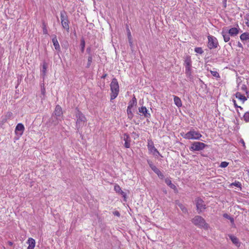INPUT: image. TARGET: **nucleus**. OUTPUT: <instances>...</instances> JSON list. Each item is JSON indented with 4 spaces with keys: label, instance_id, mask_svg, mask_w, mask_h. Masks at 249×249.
<instances>
[{
    "label": "nucleus",
    "instance_id": "nucleus-1",
    "mask_svg": "<svg viewBox=\"0 0 249 249\" xmlns=\"http://www.w3.org/2000/svg\"><path fill=\"white\" fill-rule=\"evenodd\" d=\"M75 116L76 118V127L77 130L79 131L86 125L87 119L85 115L78 109L76 110Z\"/></svg>",
    "mask_w": 249,
    "mask_h": 249
},
{
    "label": "nucleus",
    "instance_id": "nucleus-2",
    "mask_svg": "<svg viewBox=\"0 0 249 249\" xmlns=\"http://www.w3.org/2000/svg\"><path fill=\"white\" fill-rule=\"evenodd\" d=\"M110 89L111 90V100L114 99L118 95L119 90V87L117 80L113 78L110 84Z\"/></svg>",
    "mask_w": 249,
    "mask_h": 249
},
{
    "label": "nucleus",
    "instance_id": "nucleus-3",
    "mask_svg": "<svg viewBox=\"0 0 249 249\" xmlns=\"http://www.w3.org/2000/svg\"><path fill=\"white\" fill-rule=\"evenodd\" d=\"M192 223L195 225L202 227L204 229H207L208 228V225L205 222L204 218L199 215L196 216L192 220Z\"/></svg>",
    "mask_w": 249,
    "mask_h": 249
},
{
    "label": "nucleus",
    "instance_id": "nucleus-4",
    "mask_svg": "<svg viewBox=\"0 0 249 249\" xmlns=\"http://www.w3.org/2000/svg\"><path fill=\"white\" fill-rule=\"evenodd\" d=\"M201 135L198 131H196L194 129L190 130L184 136L183 138L186 139L198 140L201 137Z\"/></svg>",
    "mask_w": 249,
    "mask_h": 249
},
{
    "label": "nucleus",
    "instance_id": "nucleus-5",
    "mask_svg": "<svg viewBox=\"0 0 249 249\" xmlns=\"http://www.w3.org/2000/svg\"><path fill=\"white\" fill-rule=\"evenodd\" d=\"M206 146L207 145L203 142H196L191 144L190 149L194 151H200L203 150Z\"/></svg>",
    "mask_w": 249,
    "mask_h": 249
},
{
    "label": "nucleus",
    "instance_id": "nucleus-6",
    "mask_svg": "<svg viewBox=\"0 0 249 249\" xmlns=\"http://www.w3.org/2000/svg\"><path fill=\"white\" fill-rule=\"evenodd\" d=\"M208 47L210 49L215 48L217 47L218 42L216 38L213 36H209Z\"/></svg>",
    "mask_w": 249,
    "mask_h": 249
},
{
    "label": "nucleus",
    "instance_id": "nucleus-7",
    "mask_svg": "<svg viewBox=\"0 0 249 249\" xmlns=\"http://www.w3.org/2000/svg\"><path fill=\"white\" fill-rule=\"evenodd\" d=\"M196 205L197 210L198 211V213H200L203 210L206 209L205 205L204 203V201L199 198H197L196 200Z\"/></svg>",
    "mask_w": 249,
    "mask_h": 249
},
{
    "label": "nucleus",
    "instance_id": "nucleus-8",
    "mask_svg": "<svg viewBox=\"0 0 249 249\" xmlns=\"http://www.w3.org/2000/svg\"><path fill=\"white\" fill-rule=\"evenodd\" d=\"M62 114L63 113L61 107L59 105H57L53 115L56 116V119H62Z\"/></svg>",
    "mask_w": 249,
    "mask_h": 249
},
{
    "label": "nucleus",
    "instance_id": "nucleus-9",
    "mask_svg": "<svg viewBox=\"0 0 249 249\" xmlns=\"http://www.w3.org/2000/svg\"><path fill=\"white\" fill-rule=\"evenodd\" d=\"M62 21L61 23L63 27L66 29L68 31L69 30V21L68 19V17H61Z\"/></svg>",
    "mask_w": 249,
    "mask_h": 249
},
{
    "label": "nucleus",
    "instance_id": "nucleus-10",
    "mask_svg": "<svg viewBox=\"0 0 249 249\" xmlns=\"http://www.w3.org/2000/svg\"><path fill=\"white\" fill-rule=\"evenodd\" d=\"M123 139L124 141V146L128 148L130 146V138L128 134H124L123 136Z\"/></svg>",
    "mask_w": 249,
    "mask_h": 249
},
{
    "label": "nucleus",
    "instance_id": "nucleus-11",
    "mask_svg": "<svg viewBox=\"0 0 249 249\" xmlns=\"http://www.w3.org/2000/svg\"><path fill=\"white\" fill-rule=\"evenodd\" d=\"M27 243L29 244L27 249H34L36 244V241L35 239L32 238H29L28 240Z\"/></svg>",
    "mask_w": 249,
    "mask_h": 249
},
{
    "label": "nucleus",
    "instance_id": "nucleus-12",
    "mask_svg": "<svg viewBox=\"0 0 249 249\" xmlns=\"http://www.w3.org/2000/svg\"><path fill=\"white\" fill-rule=\"evenodd\" d=\"M230 239L231 240L233 244L235 245L237 247H239L240 245V243L238 239L234 235H229Z\"/></svg>",
    "mask_w": 249,
    "mask_h": 249
},
{
    "label": "nucleus",
    "instance_id": "nucleus-13",
    "mask_svg": "<svg viewBox=\"0 0 249 249\" xmlns=\"http://www.w3.org/2000/svg\"><path fill=\"white\" fill-rule=\"evenodd\" d=\"M139 112L142 113V114L147 118L150 117V114L147 112V109L145 107H142L139 109Z\"/></svg>",
    "mask_w": 249,
    "mask_h": 249
},
{
    "label": "nucleus",
    "instance_id": "nucleus-14",
    "mask_svg": "<svg viewBox=\"0 0 249 249\" xmlns=\"http://www.w3.org/2000/svg\"><path fill=\"white\" fill-rule=\"evenodd\" d=\"M24 130V125L22 124H21V123L18 124H17V125L16 126V129H15L16 133H17V131H20L21 133H20V134L22 135Z\"/></svg>",
    "mask_w": 249,
    "mask_h": 249
},
{
    "label": "nucleus",
    "instance_id": "nucleus-15",
    "mask_svg": "<svg viewBox=\"0 0 249 249\" xmlns=\"http://www.w3.org/2000/svg\"><path fill=\"white\" fill-rule=\"evenodd\" d=\"M176 205L178 206L179 208L181 210V211L184 213H187V209L185 207L184 205L181 204L179 201L177 200L176 201Z\"/></svg>",
    "mask_w": 249,
    "mask_h": 249
},
{
    "label": "nucleus",
    "instance_id": "nucleus-16",
    "mask_svg": "<svg viewBox=\"0 0 249 249\" xmlns=\"http://www.w3.org/2000/svg\"><path fill=\"white\" fill-rule=\"evenodd\" d=\"M239 31L238 29L235 27L231 28L229 30L228 33L231 36H236L238 34Z\"/></svg>",
    "mask_w": 249,
    "mask_h": 249
},
{
    "label": "nucleus",
    "instance_id": "nucleus-17",
    "mask_svg": "<svg viewBox=\"0 0 249 249\" xmlns=\"http://www.w3.org/2000/svg\"><path fill=\"white\" fill-rule=\"evenodd\" d=\"M235 96L237 98L242 101L243 103H244L247 100V98L240 92H237L235 94Z\"/></svg>",
    "mask_w": 249,
    "mask_h": 249
},
{
    "label": "nucleus",
    "instance_id": "nucleus-18",
    "mask_svg": "<svg viewBox=\"0 0 249 249\" xmlns=\"http://www.w3.org/2000/svg\"><path fill=\"white\" fill-rule=\"evenodd\" d=\"M114 190L117 193H118L122 195L124 197H125V196H126L125 193L124 192L121 190V188H120V187L119 185H115L114 186Z\"/></svg>",
    "mask_w": 249,
    "mask_h": 249
},
{
    "label": "nucleus",
    "instance_id": "nucleus-19",
    "mask_svg": "<svg viewBox=\"0 0 249 249\" xmlns=\"http://www.w3.org/2000/svg\"><path fill=\"white\" fill-rule=\"evenodd\" d=\"M52 41L53 42V46L55 48V49L56 50H59L60 49V46L58 43V42L56 39V37L55 36L52 39Z\"/></svg>",
    "mask_w": 249,
    "mask_h": 249
},
{
    "label": "nucleus",
    "instance_id": "nucleus-20",
    "mask_svg": "<svg viewBox=\"0 0 249 249\" xmlns=\"http://www.w3.org/2000/svg\"><path fill=\"white\" fill-rule=\"evenodd\" d=\"M61 120V119H56V116L53 115L52 117L50 119V122L55 125L58 124L59 121Z\"/></svg>",
    "mask_w": 249,
    "mask_h": 249
},
{
    "label": "nucleus",
    "instance_id": "nucleus-21",
    "mask_svg": "<svg viewBox=\"0 0 249 249\" xmlns=\"http://www.w3.org/2000/svg\"><path fill=\"white\" fill-rule=\"evenodd\" d=\"M174 100L175 105L178 107H180L182 106V103H181V100L178 96H175L174 98Z\"/></svg>",
    "mask_w": 249,
    "mask_h": 249
},
{
    "label": "nucleus",
    "instance_id": "nucleus-22",
    "mask_svg": "<svg viewBox=\"0 0 249 249\" xmlns=\"http://www.w3.org/2000/svg\"><path fill=\"white\" fill-rule=\"evenodd\" d=\"M240 39L242 41H248L249 42V33H244L240 36Z\"/></svg>",
    "mask_w": 249,
    "mask_h": 249
},
{
    "label": "nucleus",
    "instance_id": "nucleus-23",
    "mask_svg": "<svg viewBox=\"0 0 249 249\" xmlns=\"http://www.w3.org/2000/svg\"><path fill=\"white\" fill-rule=\"evenodd\" d=\"M165 181L166 184L168 186H169L171 189H173L174 190L176 189V186L172 183V181L170 179L166 178Z\"/></svg>",
    "mask_w": 249,
    "mask_h": 249
},
{
    "label": "nucleus",
    "instance_id": "nucleus-24",
    "mask_svg": "<svg viewBox=\"0 0 249 249\" xmlns=\"http://www.w3.org/2000/svg\"><path fill=\"white\" fill-rule=\"evenodd\" d=\"M156 174L158 175L159 178H162L164 177L162 173L160 171V170L156 167H153L152 170Z\"/></svg>",
    "mask_w": 249,
    "mask_h": 249
},
{
    "label": "nucleus",
    "instance_id": "nucleus-25",
    "mask_svg": "<svg viewBox=\"0 0 249 249\" xmlns=\"http://www.w3.org/2000/svg\"><path fill=\"white\" fill-rule=\"evenodd\" d=\"M222 36H223L224 41L226 42H228L230 39V35L228 33L225 32L224 31L222 32Z\"/></svg>",
    "mask_w": 249,
    "mask_h": 249
},
{
    "label": "nucleus",
    "instance_id": "nucleus-26",
    "mask_svg": "<svg viewBox=\"0 0 249 249\" xmlns=\"http://www.w3.org/2000/svg\"><path fill=\"white\" fill-rule=\"evenodd\" d=\"M191 67H185V73L186 76L190 79H191Z\"/></svg>",
    "mask_w": 249,
    "mask_h": 249
},
{
    "label": "nucleus",
    "instance_id": "nucleus-27",
    "mask_svg": "<svg viewBox=\"0 0 249 249\" xmlns=\"http://www.w3.org/2000/svg\"><path fill=\"white\" fill-rule=\"evenodd\" d=\"M185 67H191L192 61L190 56H187L185 60Z\"/></svg>",
    "mask_w": 249,
    "mask_h": 249
},
{
    "label": "nucleus",
    "instance_id": "nucleus-28",
    "mask_svg": "<svg viewBox=\"0 0 249 249\" xmlns=\"http://www.w3.org/2000/svg\"><path fill=\"white\" fill-rule=\"evenodd\" d=\"M47 69V64L46 63H44L42 66V74L43 77L46 75V72Z\"/></svg>",
    "mask_w": 249,
    "mask_h": 249
},
{
    "label": "nucleus",
    "instance_id": "nucleus-29",
    "mask_svg": "<svg viewBox=\"0 0 249 249\" xmlns=\"http://www.w3.org/2000/svg\"><path fill=\"white\" fill-rule=\"evenodd\" d=\"M92 61V54H89L88 56V63L87 65V68H89L91 64Z\"/></svg>",
    "mask_w": 249,
    "mask_h": 249
},
{
    "label": "nucleus",
    "instance_id": "nucleus-30",
    "mask_svg": "<svg viewBox=\"0 0 249 249\" xmlns=\"http://www.w3.org/2000/svg\"><path fill=\"white\" fill-rule=\"evenodd\" d=\"M80 46H81V52L82 53H83L84 51L85 46V40L84 39H82L81 40Z\"/></svg>",
    "mask_w": 249,
    "mask_h": 249
},
{
    "label": "nucleus",
    "instance_id": "nucleus-31",
    "mask_svg": "<svg viewBox=\"0 0 249 249\" xmlns=\"http://www.w3.org/2000/svg\"><path fill=\"white\" fill-rule=\"evenodd\" d=\"M42 28H43V33L44 34H48V31L46 27V25L45 24V22H43L42 23Z\"/></svg>",
    "mask_w": 249,
    "mask_h": 249
},
{
    "label": "nucleus",
    "instance_id": "nucleus-32",
    "mask_svg": "<svg viewBox=\"0 0 249 249\" xmlns=\"http://www.w3.org/2000/svg\"><path fill=\"white\" fill-rule=\"evenodd\" d=\"M195 51L196 53H198L199 54H202L203 53V51L200 47L196 48Z\"/></svg>",
    "mask_w": 249,
    "mask_h": 249
},
{
    "label": "nucleus",
    "instance_id": "nucleus-33",
    "mask_svg": "<svg viewBox=\"0 0 249 249\" xmlns=\"http://www.w3.org/2000/svg\"><path fill=\"white\" fill-rule=\"evenodd\" d=\"M244 118L246 122H249V111L245 113Z\"/></svg>",
    "mask_w": 249,
    "mask_h": 249
},
{
    "label": "nucleus",
    "instance_id": "nucleus-34",
    "mask_svg": "<svg viewBox=\"0 0 249 249\" xmlns=\"http://www.w3.org/2000/svg\"><path fill=\"white\" fill-rule=\"evenodd\" d=\"M229 164V163L226 161H222L220 165V167L222 168L226 167Z\"/></svg>",
    "mask_w": 249,
    "mask_h": 249
},
{
    "label": "nucleus",
    "instance_id": "nucleus-35",
    "mask_svg": "<svg viewBox=\"0 0 249 249\" xmlns=\"http://www.w3.org/2000/svg\"><path fill=\"white\" fill-rule=\"evenodd\" d=\"M132 107V105H129L128 107H127V112L128 115L130 114L131 115H132L131 109Z\"/></svg>",
    "mask_w": 249,
    "mask_h": 249
},
{
    "label": "nucleus",
    "instance_id": "nucleus-36",
    "mask_svg": "<svg viewBox=\"0 0 249 249\" xmlns=\"http://www.w3.org/2000/svg\"><path fill=\"white\" fill-rule=\"evenodd\" d=\"M137 104V100H136V98H135V97L134 96L132 99V101L130 102V104L129 105H132V107L134 106V105H136Z\"/></svg>",
    "mask_w": 249,
    "mask_h": 249
},
{
    "label": "nucleus",
    "instance_id": "nucleus-37",
    "mask_svg": "<svg viewBox=\"0 0 249 249\" xmlns=\"http://www.w3.org/2000/svg\"><path fill=\"white\" fill-rule=\"evenodd\" d=\"M231 185H233V186H235L237 187L241 188V184L239 182H235L232 183L231 184Z\"/></svg>",
    "mask_w": 249,
    "mask_h": 249
},
{
    "label": "nucleus",
    "instance_id": "nucleus-38",
    "mask_svg": "<svg viewBox=\"0 0 249 249\" xmlns=\"http://www.w3.org/2000/svg\"><path fill=\"white\" fill-rule=\"evenodd\" d=\"M211 74L213 75V76L215 77H219V73L216 71H211Z\"/></svg>",
    "mask_w": 249,
    "mask_h": 249
},
{
    "label": "nucleus",
    "instance_id": "nucleus-39",
    "mask_svg": "<svg viewBox=\"0 0 249 249\" xmlns=\"http://www.w3.org/2000/svg\"><path fill=\"white\" fill-rule=\"evenodd\" d=\"M127 37H128V40H130L131 39H132V36H131V33H130V31L129 30V29H127Z\"/></svg>",
    "mask_w": 249,
    "mask_h": 249
},
{
    "label": "nucleus",
    "instance_id": "nucleus-40",
    "mask_svg": "<svg viewBox=\"0 0 249 249\" xmlns=\"http://www.w3.org/2000/svg\"><path fill=\"white\" fill-rule=\"evenodd\" d=\"M148 162V163L149 165V166L150 167V168H151L152 170H153V167H156V166H155L152 162V161H150V160H148L147 161Z\"/></svg>",
    "mask_w": 249,
    "mask_h": 249
},
{
    "label": "nucleus",
    "instance_id": "nucleus-41",
    "mask_svg": "<svg viewBox=\"0 0 249 249\" xmlns=\"http://www.w3.org/2000/svg\"><path fill=\"white\" fill-rule=\"evenodd\" d=\"M12 116V113L10 112H8L6 114V115L5 117H6L7 118V117L8 118H10L11 117V116Z\"/></svg>",
    "mask_w": 249,
    "mask_h": 249
},
{
    "label": "nucleus",
    "instance_id": "nucleus-42",
    "mask_svg": "<svg viewBox=\"0 0 249 249\" xmlns=\"http://www.w3.org/2000/svg\"><path fill=\"white\" fill-rule=\"evenodd\" d=\"M232 101L233 102V104H234V106L235 107H239L241 109H242L241 107H239V106H238L236 103V101L235 100L233 99L232 100Z\"/></svg>",
    "mask_w": 249,
    "mask_h": 249
},
{
    "label": "nucleus",
    "instance_id": "nucleus-43",
    "mask_svg": "<svg viewBox=\"0 0 249 249\" xmlns=\"http://www.w3.org/2000/svg\"><path fill=\"white\" fill-rule=\"evenodd\" d=\"M223 216L225 218H226L227 219H229L230 218V217H231V216L229 214H228L227 213H224L223 214Z\"/></svg>",
    "mask_w": 249,
    "mask_h": 249
},
{
    "label": "nucleus",
    "instance_id": "nucleus-44",
    "mask_svg": "<svg viewBox=\"0 0 249 249\" xmlns=\"http://www.w3.org/2000/svg\"><path fill=\"white\" fill-rule=\"evenodd\" d=\"M128 42H129V45H130L131 48L132 49V48L133 47V44L132 39H131L130 40H128Z\"/></svg>",
    "mask_w": 249,
    "mask_h": 249
},
{
    "label": "nucleus",
    "instance_id": "nucleus-45",
    "mask_svg": "<svg viewBox=\"0 0 249 249\" xmlns=\"http://www.w3.org/2000/svg\"><path fill=\"white\" fill-rule=\"evenodd\" d=\"M113 214L117 216H119L120 215L119 212L117 211L113 212Z\"/></svg>",
    "mask_w": 249,
    "mask_h": 249
},
{
    "label": "nucleus",
    "instance_id": "nucleus-46",
    "mask_svg": "<svg viewBox=\"0 0 249 249\" xmlns=\"http://www.w3.org/2000/svg\"><path fill=\"white\" fill-rule=\"evenodd\" d=\"M90 51H91V49L89 47L87 49V52L89 54H91L90 53Z\"/></svg>",
    "mask_w": 249,
    "mask_h": 249
},
{
    "label": "nucleus",
    "instance_id": "nucleus-47",
    "mask_svg": "<svg viewBox=\"0 0 249 249\" xmlns=\"http://www.w3.org/2000/svg\"><path fill=\"white\" fill-rule=\"evenodd\" d=\"M246 20H247L246 23L248 27H249V17H247Z\"/></svg>",
    "mask_w": 249,
    "mask_h": 249
},
{
    "label": "nucleus",
    "instance_id": "nucleus-48",
    "mask_svg": "<svg viewBox=\"0 0 249 249\" xmlns=\"http://www.w3.org/2000/svg\"><path fill=\"white\" fill-rule=\"evenodd\" d=\"M226 2H227V0H223V6H224V7H226Z\"/></svg>",
    "mask_w": 249,
    "mask_h": 249
},
{
    "label": "nucleus",
    "instance_id": "nucleus-49",
    "mask_svg": "<svg viewBox=\"0 0 249 249\" xmlns=\"http://www.w3.org/2000/svg\"><path fill=\"white\" fill-rule=\"evenodd\" d=\"M7 121V118L6 117H5L4 118H3L2 119V124H3L4 123H5Z\"/></svg>",
    "mask_w": 249,
    "mask_h": 249
},
{
    "label": "nucleus",
    "instance_id": "nucleus-50",
    "mask_svg": "<svg viewBox=\"0 0 249 249\" xmlns=\"http://www.w3.org/2000/svg\"><path fill=\"white\" fill-rule=\"evenodd\" d=\"M8 244L9 246H12V245H13V242H12L11 241H8Z\"/></svg>",
    "mask_w": 249,
    "mask_h": 249
},
{
    "label": "nucleus",
    "instance_id": "nucleus-51",
    "mask_svg": "<svg viewBox=\"0 0 249 249\" xmlns=\"http://www.w3.org/2000/svg\"><path fill=\"white\" fill-rule=\"evenodd\" d=\"M153 150H154V151L156 152L157 153H158V154H159V151L157 150V149L156 148H155V147H153Z\"/></svg>",
    "mask_w": 249,
    "mask_h": 249
},
{
    "label": "nucleus",
    "instance_id": "nucleus-52",
    "mask_svg": "<svg viewBox=\"0 0 249 249\" xmlns=\"http://www.w3.org/2000/svg\"><path fill=\"white\" fill-rule=\"evenodd\" d=\"M229 220H230V221H231V223H233V222H234V219H233V218L232 217H230V218L229 219Z\"/></svg>",
    "mask_w": 249,
    "mask_h": 249
},
{
    "label": "nucleus",
    "instance_id": "nucleus-53",
    "mask_svg": "<svg viewBox=\"0 0 249 249\" xmlns=\"http://www.w3.org/2000/svg\"><path fill=\"white\" fill-rule=\"evenodd\" d=\"M238 46L239 47L242 48V44H241V43H240V42H238Z\"/></svg>",
    "mask_w": 249,
    "mask_h": 249
},
{
    "label": "nucleus",
    "instance_id": "nucleus-54",
    "mask_svg": "<svg viewBox=\"0 0 249 249\" xmlns=\"http://www.w3.org/2000/svg\"><path fill=\"white\" fill-rule=\"evenodd\" d=\"M107 76V74H104V75H102V78H105Z\"/></svg>",
    "mask_w": 249,
    "mask_h": 249
},
{
    "label": "nucleus",
    "instance_id": "nucleus-55",
    "mask_svg": "<svg viewBox=\"0 0 249 249\" xmlns=\"http://www.w3.org/2000/svg\"><path fill=\"white\" fill-rule=\"evenodd\" d=\"M41 92H42V94H44V93H45V89L44 88L41 89Z\"/></svg>",
    "mask_w": 249,
    "mask_h": 249
},
{
    "label": "nucleus",
    "instance_id": "nucleus-56",
    "mask_svg": "<svg viewBox=\"0 0 249 249\" xmlns=\"http://www.w3.org/2000/svg\"><path fill=\"white\" fill-rule=\"evenodd\" d=\"M242 143H243L244 145H245V142L243 140H242Z\"/></svg>",
    "mask_w": 249,
    "mask_h": 249
},
{
    "label": "nucleus",
    "instance_id": "nucleus-57",
    "mask_svg": "<svg viewBox=\"0 0 249 249\" xmlns=\"http://www.w3.org/2000/svg\"><path fill=\"white\" fill-rule=\"evenodd\" d=\"M3 249H6L4 247H3Z\"/></svg>",
    "mask_w": 249,
    "mask_h": 249
},
{
    "label": "nucleus",
    "instance_id": "nucleus-58",
    "mask_svg": "<svg viewBox=\"0 0 249 249\" xmlns=\"http://www.w3.org/2000/svg\"><path fill=\"white\" fill-rule=\"evenodd\" d=\"M248 173H249V169L248 170Z\"/></svg>",
    "mask_w": 249,
    "mask_h": 249
}]
</instances>
